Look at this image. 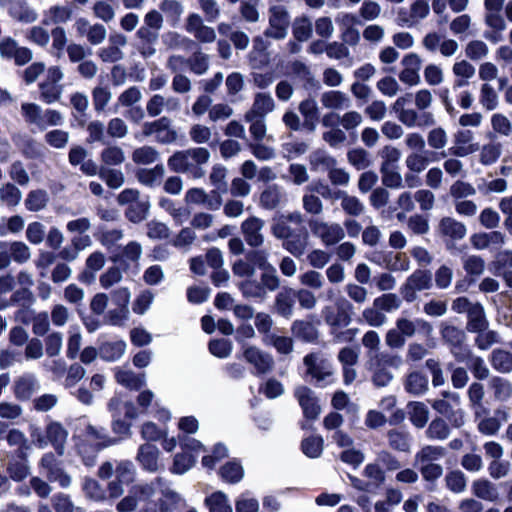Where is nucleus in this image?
I'll return each instance as SVG.
<instances>
[{
    "label": "nucleus",
    "mask_w": 512,
    "mask_h": 512,
    "mask_svg": "<svg viewBox=\"0 0 512 512\" xmlns=\"http://www.w3.org/2000/svg\"><path fill=\"white\" fill-rule=\"evenodd\" d=\"M47 440L54 447L56 453L62 456L64 453V445L67 440L68 432L60 422L51 421L45 429Z\"/></svg>",
    "instance_id": "nucleus-25"
},
{
    "label": "nucleus",
    "mask_w": 512,
    "mask_h": 512,
    "mask_svg": "<svg viewBox=\"0 0 512 512\" xmlns=\"http://www.w3.org/2000/svg\"><path fill=\"white\" fill-rule=\"evenodd\" d=\"M403 386L407 393L419 396L428 390V378L419 371H412L405 376Z\"/></svg>",
    "instance_id": "nucleus-29"
},
{
    "label": "nucleus",
    "mask_w": 512,
    "mask_h": 512,
    "mask_svg": "<svg viewBox=\"0 0 512 512\" xmlns=\"http://www.w3.org/2000/svg\"><path fill=\"white\" fill-rule=\"evenodd\" d=\"M488 321L485 311L480 303H475L468 313V330L472 332H480L487 328Z\"/></svg>",
    "instance_id": "nucleus-40"
},
{
    "label": "nucleus",
    "mask_w": 512,
    "mask_h": 512,
    "mask_svg": "<svg viewBox=\"0 0 512 512\" xmlns=\"http://www.w3.org/2000/svg\"><path fill=\"white\" fill-rule=\"evenodd\" d=\"M285 198V193L278 185H270L260 194V205L268 210L277 208Z\"/></svg>",
    "instance_id": "nucleus-32"
},
{
    "label": "nucleus",
    "mask_w": 512,
    "mask_h": 512,
    "mask_svg": "<svg viewBox=\"0 0 512 512\" xmlns=\"http://www.w3.org/2000/svg\"><path fill=\"white\" fill-rule=\"evenodd\" d=\"M438 234L450 241H460L467 234L466 225L453 217H443L437 225Z\"/></svg>",
    "instance_id": "nucleus-14"
},
{
    "label": "nucleus",
    "mask_w": 512,
    "mask_h": 512,
    "mask_svg": "<svg viewBox=\"0 0 512 512\" xmlns=\"http://www.w3.org/2000/svg\"><path fill=\"white\" fill-rule=\"evenodd\" d=\"M9 16L22 23H32L37 19V14L30 9L26 0H6Z\"/></svg>",
    "instance_id": "nucleus-24"
},
{
    "label": "nucleus",
    "mask_w": 512,
    "mask_h": 512,
    "mask_svg": "<svg viewBox=\"0 0 512 512\" xmlns=\"http://www.w3.org/2000/svg\"><path fill=\"white\" fill-rule=\"evenodd\" d=\"M310 165L314 170L328 172L337 165V160L327 151L319 149L310 155Z\"/></svg>",
    "instance_id": "nucleus-42"
},
{
    "label": "nucleus",
    "mask_w": 512,
    "mask_h": 512,
    "mask_svg": "<svg viewBox=\"0 0 512 512\" xmlns=\"http://www.w3.org/2000/svg\"><path fill=\"white\" fill-rule=\"evenodd\" d=\"M432 407L439 414L445 416L452 426L459 428L464 425V411L460 407L450 404L449 400L436 399L432 402Z\"/></svg>",
    "instance_id": "nucleus-22"
},
{
    "label": "nucleus",
    "mask_w": 512,
    "mask_h": 512,
    "mask_svg": "<svg viewBox=\"0 0 512 512\" xmlns=\"http://www.w3.org/2000/svg\"><path fill=\"white\" fill-rule=\"evenodd\" d=\"M194 203H199L208 209L216 210L221 205V197L216 191L206 194L204 190L194 188Z\"/></svg>",
    "instance_id": "nucleus-55"
},
{
    "label": "nucleus",
    "mask_w": 512,
    "mask_h": 512,
    "mask_svg": "<svg viewBox=\"0 0 512 512\" xmlns=\"http://www.w3.org/2000/svg\"><path fill=\"white\" fill-rule=\"evenodd\" d=\"M501 155V145L499 143H487L482 146L479 153L481 164L488 166L494 164Z\"/></svg>",
    "instance_id": "nucleus-57"
},
{
    "label": "nucleus",
    "mask_w": 512,
    "mask_h": 512,
    "mask_svg": "<svg viewBox=\"0 0 512 512\" xmlns=\"http://www.w3.org/2000/svg\"><path fill=\"white\" fill-rule=\"evenodd\" d=\"M303 223V214L293 211L275 218L271 226L272 235L282 240L283 248L298 258L305 253L309 242V233Z\"/></svg>",
    "instance_id": "nucleus-2"
},
{
    "label": "nucleus",
    "mask_w": 512,
    "mask_h": 512,
    "mask_svg": "<svg viewBox=\"0 0 512 512\" xmlns=\"http://www.w3.org/2000/svg\"><path fill=\"white\" fill-rule=\"evenodd\" d=\"M308 224L312 234L319 238L325 246L335 245L345 237L344 228L339 223L311 218Z\"/></svg>",
    "instance_id": "nucleus-5"
},
{
    "label": "nucleus",
    "mask_w": 512,
    "mask_h": 512,
    "mask_svg": "<svg viewBox=\"0 0 512 512\" xmlns=\"http://www.w3.org/2000/svg\"><path fill=\"white\" fill-rule=\"evenodd\" d=\"M383 265L391 271H408L410 260L405 253L389 252L383 256Z\"/></svg>",
    "instance_id": "nucleus-43"
},
{
    "label": "nucleus",
    "mask_w": 512,
    "mask_h": 512,
    "mask_svg": "<svg viewBox=\"0 0 512 512\" xmlns=\"http://www.w3.org/2000/svg\"><path fill=\"white\" fill-rule=\"evenodd\" d=\"M417 326L422 327L427 331L432 330L431 325L423 319H417L416 321H412L407 318H398L396 320L395 328H397L406 338H410L415 334Z\"/></svg>",
    "instance_id": "nucleus-47"
},
{
    "label": "nucleus",
    "mask_w": 512,
    "mask_h": 512,
    "mask_svg": "<svg viewBox=\"0 0 512 512\" xmlns=\"http://www.w3.org/2000/svg\"><path fill=\"white\" fill-rule=\"evenodd\" d=\"M468 398L471 406L475 408L476 418L481 417V413H486L487 410L483 407L482 401L484 398V387L478 382H474L469 386Z\"/></svg>",
    "instance_id": "nucleus-48"
},
{
    "label": "nucleus",
    "mask_w": 512,
    "mask_h": 512,
    "mask_svg": "<svg viewBox=\"0 0 512 512\" xmlns=\"http://www.w3.org/2000/svg\"><path fill=\"white\" fill-rule=\"evenodd\" d=\"M238 289L246 299H260L263 300L266 297V290L260 282L256 280H245L237 284Z\"/></svg>",
    "instance_id": "nucleus-44"
},
{
    "label": "nucleus",
    "mask_w": 512,
    "mask_h": 512,
    "mask_svg": "<svg viewBox=\"0 0 512 512\" xmlns=\"http://www.w3.org/2000/svg\"><path fill=\"white\" fill-rule=\"evenodd\" d=\"M115 380L131 391H140L146 385L144 373L135 374L130 370L117 369Z\"/></svg>",
    "instance_id": "nucleus-28"
},
{
    "label": "nucleus",
    "mask_w": 512,
    "mask_h": 512,
    "mask_svg": "<svg viewBox=\"0 0 512 512\" xmlns=\"http://www.w3.org/2000/svg\"><path fill=\"white\" fill-rule=\"evenodd\" d=\"M473 494L485 501L495 502L499 498V492L491 481L488 479H477L471 486Z\"/></svg>",
    "instance_id": "nucleus-33"
},
{
    "label": "nucleus",
    "mask_w": 512,
    "mask_h": 512,
    "mask_svg": "<svg viewBox=\"0 0 512 512\" xmlns=\"http://www.w3.org/2000/svg\"><path fill=\"white\" fill-rule=\"evenodd\" d=\"M48 202V196L45 190L37 189L28 193L25 199V207L31 212H37L44 209Z\"/></svg>",
    "instance_id": "nucleus-52"
},
{
    "label": "nucleus",
    "mask_w": 512,
    "mask_h": 512,
    "mask_svg": "<svg viewBox=\"0 0 512 512\" xmlns=\"http://www.w3.org/2000/svg\"><path fill=\"white\" fill-rule=\"evenodd\" d=\"M479 102L488 111H492L497 108L499 104V98L496 90L492 87V85L484 83L481 86Z\"/></svg>",
    "instance_id": "nucleus-54"
},
{
    "label": "nucleus",
    "mask_w": 512,
    "mask_h": 512,
    "mask_svg": "<svg viewBox=\"0 0 512 512\" xmlns=\"http://www.w3.org/2000/svg\"><path fill=\"white\" fill-rule=\"evenodd\" d=\"M294 396L302 408L305 418L314 420L319 416L321 407L314 391L307 386H299L295 389Z\"/></svg>",
    "instance_id": "nucleus-11"
},
{
    "label": "nucleus",
    "mask_w": 512,
    "mask_h": 512,
    "mask_svg": "<svg viewBox=\"0 0 512 512\" xmlns=\"http://www.w3.org/2000/svg\"><path fill=\"white\" fill-rule=\"evenodd\" d=\"M382 183L391 189H400L403 187V179L397 167H380Z\"/></svg>",
    "instance_id": "nucleus-53"
},
{
    "label": "nucleus",
    "mask_w": 512,
    "mask_h": 512,
    "mask_svg": "<svg viewBox=\"0 0 512 512\" xmlns=\"http://www.w3.org/2000/svg\"><path fill=\"white\" fill-rule=\"evenodd\" d=\"M264 220L252 216L247 218L241 224V230L246 243L251 247H259L264 243V235L262 230L264 228Z\"/></svg>",
    "instance_id": "nucleus-13"
},
{
    "label": "nucleus",
    "mask_w": 512,
    "mask_h": 512,
    "mask_svg": "<svg viewBox=\"0 0 512 512\" xmlns=\"http://www.w3.org/2000/svg\"><path fill=\"white\" fill-rule=\"evenodd\" d=\"M294 298L295 296L292 290L279 292L275 298L276 311L284 317H290L293 313Z\"/></svg>",
    "instance_id": "nucleus-45"
},
{
    "label": "nucleus",
    "mask_w": 512,
    "mask_h": 512,
    "mask_svg": "<svg viewBox=\"0 0 512 512\" xmlns=\"http://www.w3.org/2000/svg\"><path fill=\"white\" fill-rule=\"evenodd\" d=\"M348 162L357 170L367 169L372 164L369 152L363 148H354L347 152Z\"/></svg>",
    "instance_id": "nucleus-51"
},
{
    "label": "nucleus",
    "mask_w": 512,
    "mask_h": 512,
    "mask_svg": "<svg viewBox=\"0 0 512 512\" xmlns=\"http://www.w3.org/2000/svg\"><path fill=\"white\" fill-rule=\"evenodd\" d=\"M150 204L148 201H139L128 205L125 210V217L134 224H138L146 219Z\"/></svg>",
    "instance_id": "nucleus-49"
},
{
    "label": "nucleus",
    "mask_w": 512,
    "mask_h": 512,
    "mask_svg": "<svg viewBox=\"0 0 512 512\" xmlns=\"http://www.w3.org/2000/svg\"><path fill=\"white\" fill-rule=\"evenodd\" d=\"M492 367L499 373L512 372V354L506 350L495 349L489 357Z\"/></svg>",
    "instance_id": "nucleus-36"
},
{
    "label": "nucleus",
    "mask_w": 512,
    "mask_h": 512,
    "mask_svg": "<svg viewBox=\"0 0 512 512\" xmlns=\"http://www.w3.org/2000/svg\"><path fill=\"white\" fill-rule=\"evenodd\" d=\"M344 291L347 297L359 306L365 304L368 300V290L358 283H347Z\"/></svg>",
    "instance_id": "nucleus-59"
},
{
    "label": "nucleus",
    "mask_w": 512,
    "mask_h": 512,
    "mask_svg": "<svg viewBox=\"0 0 512 512\" xmlns=\"http://www.w3.org/2000/svg\"><path fill=\"white\" fill-rule=\"evenodd\" d=\"M407 408L412 424L417 428H423L429 420L428 407L422 402L414 401L410 402Z\"/></svg>",
    "instance_id": "nucleus-37"
},
{
    "label": "nucleus",
    "mask_w": 512,
    "mask_h": 512,
    "mask_svg": "<svg viewBox=\"0 0 512 512\" xmlns=\"http://www.w3.org/2000/svg\"><path fill=\"white\" fill-rule=\"evenodd\" d=\"M488 387L496 401L505 402L512 396V383L508 379L494 376L489 380Z\"/></svg>",
    "instance_id": "nucleus-35"
},
{
    "label": "nucleus",
    "mask_w": 512,
    "mask_h": 512,
    "mask_svg": "<svg viewBox=\"0 0 512 512\" xmlns=\"http://www.w3.org/2000/svg\"><path fill=\"white\" fill-rule=\"evenodd\" d=\"M275 101L271 94L259 92L255 94L252 107L246 112L245 120H253L257 117H265L275 109Z\"/></svg>",
    "instance_id": "nucleus-20"
},
{
    "label": "nucleus",
    "mask_w": 512,
    "mask_h": 512,
    "mask_svg": "<svg viewBox=\"0 0 512 512\" xmlns=\"http://www.w3.org/2000/svg\"><path fill=\"white\" fill-rule=\"evenodd\" d=\"M159 450L154 444L145 443L139 446L137 460L141 467L149 472L158 470Z\"/></svg>",
    "instance_id": "nucleus-26"
},
{
    "label": "nucleus",
    "mask_w": 512,
    "mask_h": 512,
    "mask_svg": "<svg viewBox=\"0 0 512 512\" xmlns=\"http://www.w3.org/2000/svg\"><path fill=\"white\" fill-rule=\"evenodd\" d=\"M333 197L335 200H341L343 211L350 216H359L365 210L364 204L356 196L349 195L345 191H334Z\"/></svg>",
    "instance_id": "nucleus-30"
},
{
    "label": "nucleus",
    "mask_w": 512,
    "mask_h": 512,
    "mask_svg": "<svg viewBox=\"0 0 512 512\" xmlns=\"http://www.w3.org/2000/svg\"><path fill=\"white\" fill-rule=\"evenodd\" d=\"M307 368V374L311 376L318 385L329 382L334 370L332 364L317 353L307 354L303 359Z\"/></svg>",
    "instance_id": "nucleus-9"
},
{
    "label": "nucleus",
    "mask_w": 512,
    "mask_h": 512,
    "mask_svg": "<svg viewBox=\"0 0 512 512\" xmlns=\"http://www.w3.org/2000/svg\"><path fill=\"white\" fill-rule=\"evenodd\" d=\"M396 115L398 120L407 128L429 127L433 126L436 122L435 117L431 112H423L419 114L418 111L413 108H406Z\"/></svg>",
    "instance_id": "nucleus-15"
},
{
    "label": "nucleus",
    "mask_w": 512,
    "mask_h": 512,
    "mask_svg": "<svg viewBox=\"0 0 512 512\" xmlns=\"http://www.w3.org/2000/svg\"><path fill=\"white\" fill-rule=\"evenodd\" d=\"M432 287V275L427 270L414 271L400 287V294L406 302H413L417 298V292L428 290Z\"/></svg>",
    "instance_id": "nucleus-8"
},
{
    "label": "nucleus",
    "mask_w": 512,
    "mask_h": 512,
    "mask_svg": "<svg viewBox=\"0 0 512 512\" xmlns=\"http://www.w3.org/2000/svg\"><path fill=\"white\" fill-rule=\"evenodd\" d=\"M243 358L253 367V373L256 375L270 373L274 368L273 357L256 346L245 347Z\"/></svg>",
    "instance_id": "nucleus-10"
},
{
    "label": "nucleus",
    "mask_w": 512,
    "mask_h": 512,
    "mask_svg": "<svg viewBox=\"0 0 512 512\" xmlns=\"http://www.w3.org/2000/svg\"><path fill=\"white\" fill-rule=\"evenodd\" d=\"M268 27L264 35L276 40L284 39L290 26V15L287 9L281 5H273L268 9Z\"/></svg>",
    "instance_id": "nucleus-6"
},
{
    "label": "nucleus",
    "mask_w": 512,
    "mask_h": 512,
    "mask_svg": "<svg viewBox=\"0 0 512 512\" xmlns=\"http://www.w3.org/2000/svg\"><path fill=\"white\" fill-rule=\"evenodd\" d=\"M385 28L379 24H369L362 32L363 39L371 45H379L385 38Z\"/></svg>",
    "instance_id": "nucleus-63"
},
{
    "label": "nucleus",
    "mask_w": 512,
    "mask_h": 512,
    "mask_svg": "<svg viewBox=\"0 0 512 512\" xmlns=\"http://www.w3.org/2000/svg\"><path fill=\"white\" fill-rule=\"evenodd\" d=\"M219 474L223 481L234 484L243 479L244 469L240 462L232 460L220 468Z\"/></svg>",
    "instance_id": "nucleus-41"
},
{
    "label": "nucleus",
    "mask_w": 512,
    "mask_h": 512,
    "mask_svg": "<svg viewBox=\"0 0 512 512\" xmlns=\"http://www.w3.org/2000/svg\"><path fill=\"white\" fill-rule=\"evenodd\" d=\"M170 123V119L165 116L153 122H146L143 126V134L149 136L156 133L159 142L171 143L176 139V132L169 129Z\"/></svg>",
    "instance_id": "nucleus-16"
},
{
    "label": "nucleus",
    "mask_w": 512,
    "mask_h": 512,
    "mask_svg": "<svg viewBox=\"0 0 512 512\" xmlns=\"http://www.w3.org/2000/svg\"><path fill=\"white\" fill-rule=\"evenodd\" d=\"M447 451L442 446L426 445L414 456V466L426 481H435L443 475V467L437 463Z\"/></svg>",
    "instance_id": "nucleus-3"
},
{
    "label": "nucleus",
    "mask_w": 512,
    "mask_h": 512,
    "mask_svg": "<svg viewBox=\"0 0 512 512\" xmlns=\"http://www.w3.org/2000/svg\"><path fill=\"white\" fill-rule=\"evenodd\" d=\"M179 440L183 453L174 456L171 472L175 474H183L192 466V442L180 436Z\"/></svg>",
    "instance_id": "nucleus-27"
},
{
    "label": "nucleus",
    "mask_w": 512,
    "mask_h": 512,
    "mask_svg": "<svg viewBox=\"0 0 512 512\" xmlns=\"http://www.w3.org/2000/svg\"><path fill=\"white\" fill-rule=\"evenodd\" d=\"M491 126L494 132L508 137L512 134V122L502 113H495L491 116Z\"/></svg>",
    "instance_id": "nucleus-64"
},
{
    "label": "nucleus",
    "mask_w": 512,
    "mask_h": 512,
    "mask_svg": "<svg viewBox=\"0 0 512 512\" xmlns=\"http://www.w3.org/2000/svg\"><path fill=\"white\" fill-rule=\"evenodd\" d=\"M291 330L295 337L305 342H313L318 338V330L316 326L309 321H294Z\"/></svg>",
    "instance_id": "nucleus-38"
},
{
    "label": "nucleus",
    "mask_w": 512,
    "mask_h": 512,
    "mask_svg": "<svg viewBox=\"0 0 512 512\" xmlns=\"http://www.w3.org/2000/svg\"><path fill=\"white\" fill-rule=\"evenodd\" d=\"M403 363L404 360L400 354L389 352L376 354L369 361L373 384L377 387L387 386L394 378L390 368L398 370L403 366Z\"/></svg>",
    "instance_id": "nucleus-4"
},
{
    "label": "nucleus",
    "mask_w": 512,
    "mask_h": 512,
    "mask_svg": "<svg viewBox=\"0 0 512 512\" xmlns=\"http://www.w3.org/2000/svg\"><path fill=\"white\" fill-rule=\"evenodd\" d=\"M450 435V428L442 418H435L426 430L427 438L431 440H445Z\"/></svg>",
    "instance_id": "nucleus-50"
},
{
    "label": "nucleus",
    "mask_w": 512,
    "mask_h": 512,
    "mask_svg": "<svg viewBox=\"0 0 512 512\" xmlns=\"http://www.w3.org/2000/svg\"><path fill=\"white\" fill-rule=\"evenodd\" d=\"M40 466L45 469L46 476L49 481H57L62 488H66L70 485V476L59 466V463L52 452L45 453L42 456Z\"/></svg>",
    "instance_id": "nucleus-12"
},
{
    "label": "nucleus",
    "mask_w": 512,
    "mask_h": 512,
    "mask_svg": "<svg viewBox=\"0 0 512 512\" xmlns=\"http://www.w3.org/2000/svg\"><path fill=\"white\" fill-rule=\"evenodd\" d=\"M402 65L404 69L399 74L400 81L410 86L418 85L420 83V57L415 53L407 54L402 59Z\"/></svg>",
    "instance_id": "nucleus-17"
},
{
    "label": "nucleus",
    "mask_w": 512,
    "mask_h": 512,
    "mask_svg": "<svg viewBox=\"0 0 512 512\" xmlns=\"http://www.w3.org/2000/svg\"><path fill=\"white\" fill-rule=\"evenodd\" d=\"M389 446L400 452H410L411 436L403 430L392 429L387 432Z\"/></svg>",
    "instance_id": "nucleus-39"
},
{
    "label": "nucleus",
    "mask_w": 512,
    "mask_h": 512,
    "mask_svg": "<svg viewBox=\"0 0 512 512\" xmlns=\"http://www.w3.org/2000/svg\"><path fill=\"white\" fill-rule=\"evenodd\" d=\"M299 112L303 117V126L310 132H314L319 121L320 109L317 101L312 98H306L299 103Z\"/></svg>",
    "instance_id": "nucleus-23"
},
{
    "label": "nucleus",
    "mask_w": 512,
    "mask_h": 512,
    "mask_svg": "<svg viewBox=\"0 0 512 512\" xmlns=\"http://www.w3.org/2000/svg\"><path fill=\"white\" fill-rule=\"evenodd\" d=\"M362 319L372 327H381L387 322V317L374 304L362 311Z\"/></svg>",
    "instance_id": "nucleus-62"
},
{
    "label": "nucleus",
    "mask_w": 512,
    "mask_h": 512,
    "mask_svg": "<svg viewBox=\"0 0 512 512\" xmlns=\"http://www.w3.org/2000/svg\"><path fill=\"white\" fill-rule=\"evenodd\" d=\"M320 102L324 109L331 112L346 110L351 106L349 95L340 90H327L321 93Z\"/></svg>",
    "instance_id": "nucleus-18"
},
{
    "label": "nucleus",
    "mask_w": 512,
    "mask_h": 512,
    "mask_svg": "<svg viewBox=\"0 0 512 512\" xmlns=\"http://www.w3.org/2000/svg\"><path fill=\"white\" fill-rule=\"evenodd\" d=\"M455 146L450 149V153L457 157H464L478 150L477 144H472L474 134L468 129H461L454 134Z\"/></svg>",
    "instance_id": "nucleus-21"
},
{
    "label": "nucleus",
    "mask_w": 512,
    "mask_h": 512,
    "mask_svg": "<svg viewBox=\"0 0 512 512\" xmlns=\"http://www.w3.org/2000/svg\"><path fill=\"white\" fill-rule=\"evenodd\" d=\"M352 308V304L344 298L336 300L335 305H325L321 310V316L325 323L335 330L348 326L351 323V317L347 309Z\"/></svg>",
    "instance_id": "nucleus-7"
},
{
    "label": "nucleus",
    "mask_w": 512,
    "mask_h": 512,
    "mask_svg": "<svg viewBox=\"0 0 512 512\" xmlns=\"http://www.w3.org/2000/svg\"><path fill=\"white\" fill-rule=\"evenodd\" d=\"M140 501L146 502L143 512H183L185 499L171 489L161 477L135 488Z\"/></svg>",
    "instance_id": "nucleus-1"
},
{
    "label": "nucleus",
    "mask_w": 512,
    "mask_h": 512,
    "mask_svg": "<svg viewBox=\"0 0 512 512\" xmlns=\"http://www.w3.org/2000/svg\"><path fill=\"white\" fill-rule=\"evenodd\" d=\"M312 35V23L308 17L296 18L293 23V36L299 42L307 41Z\"/></svg>",
    "instance_id": "nucleus-56"
},
{
    "label": "nucleus",
    "mask_w": 512,
    "mask_h": 512,
    "mask_svg": "<svg viewBox=\"0 0 512 512\" xmlns=\"http://www.w3.org/2000/svg\"><path fill=\"white\" fill-rule=\"evenodd\" d=\"M429 164V159L423 152H411L405 159V165L412 173L423 172Z\"/></svg>",
    "instance_id": "nucleus-58"
},
{
    "label": "nucleus",
    "mask_w": 512,
    "mask_h": 512,
    "mask_svg": "<svg viewBox=\"0 0 512 512\" xmlns=\"http://www.w3.org/2000/svg\"><path fill=\"white\" fill-rule=\"evenodd\" d=\"M269 43L262 37L258 36L253 40V47L249 53L250 64L253 68H261L265 66L269 57L266 53Z\"/></svg>",
    "instance_id": "nucleus-34"
},
{
    "label": "nucleus",
    "mask_w": 512,
    "mask_h": 512,
    "mask_svg": "<svg viewBox=\"0 0 512 512\" xmlns=\"http://www.w3.org/2000/svg\"><path fill=\"white\" fill-rule=\"evenodd\" d=\"M126 343L123 340L114 342L105 341L99 344V356L106 362H114L118 360L125 352Z\"/></svg>",
    "instance_id": "nucleus-31"
},
{
    "label": "nucleus",
    "mask_w": 512,
    "mask_h": 512,
    "mask_svg": "<svg viewBox=\"0 0 512 512\" xmlns=\"http://www.w3.org/2000/svg\"><path fill=\"white\" fill-rule=\"evenodd\" d=\"M205 504L210 512H233L227 495L221 491L206 497Z\"/></svg>",
    "instance_id": "nucleus-46"
},
{
    "label": "nucleus",
    "mask_w": 512,
    "mask_h": 512,
    "mask_svg": "<svg viewBox=\"0 0 512 512\" xmlns=\"http://www.w3.org/2000/svg\"><path fill=\"white\" fill-rule=\"evenodd\" d=\"M380 167H397L401 158V151L392 145H386L379 151Z\"/></svg>",
    "instance_id": "nucleus-61"
},
{
    "label": "nucleus",
    "mask_w": 512,
    "mask_h": 512,
    "mask_svg": "<svg viewBox=\"0 0 512 512\" xmlns=\"http://www.w3.org/2000/svg\"><path fill=\"white\" fill-rule=\"evenodd\" d=\"M463 268L468 275L480 276L485 270V261L481 256L468 255L462 259Z\"/></svg>",
    "instance_id": "nucleus-60"
},
{
    "label": "nucleus",
    "mask_w": 512,
    "mask_h": 512,
    "mask_svg": "<svg viewBox=\"0 0 512 512\" xmlns=\"http://www.w3.org/2000/svg\"><path fill=\"white\" fill-rule=\"evenodd\" d=\"M470 242L477 250H484L491 247L498 248L505 244L506 236L503 232L498 230L480 232L473 234L470 237Z\"/></svg>",
    "instance_id": "nucleus-19"
}]
</instances>
